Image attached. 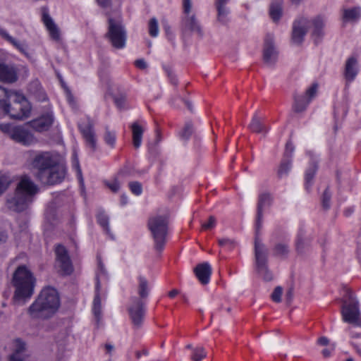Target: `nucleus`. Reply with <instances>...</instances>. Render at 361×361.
<instances>
[{"mask_svg": "<svg viewBox=\"0 0 361 361\" xmlns=\"http://www.w3.org/2000/svg\"><path fill=\"white\" fill-rule=\"evenodd\" d=\"M311 243V238L306 235V232L304 228L301 227L299 229L296 241H295V250L298 254L303 255L310 248Z\"/></svg>", "mask_w": 361, "mask_h": 361, "instance_id": "21", "label": "nucleus"}, {"mask_svg": "<svg viewBox=\"0 0 361 361\" xmlns=\"http://www.w3.org/2000/svg\"><path fill=\"white\" fill-rule=\"evenodd\" d=\"M193 133V126L191 122H187L183 130L180 133V136L183 140H188Z\"/></svg>", "mask_w": 361, "mask_h": 361, "instance_id": "46", "label": "nucleus"}, {"mask_svg": "<svg viewBox=\"0 0 361 361\" xmlns=\"http://www.w3.org/2000/svg\"><path fill=\"white\" fill-rule=\"evenodd\" d=\"M16 354H27L26 343L23 340L17 338L13 342V353Z\"/></svg>", "mask_w": 361, "mask_h": 361, "instance_id": "42", "label": "nucleus"}, {"mask_svg": "<svg viewBox=\"0 0 361 361\" xmlns=\"http://www.w3.org/2000/svg\"><path fill=\"white\" fill-rule=\"evenodd\" d=\"M310 101L308 99H305L303 96H299L295 94L294 104L293 105V111L296 113H301L306 109Z\"/></svg>", "mask_w": 361, "mask_h": 361, "instance_id": "32", "label": "nucleus"}, {"mask_svg": "<svg viewBox=\"0 0 361 361\" xmlns=\"http://www.w3.org/2000/svg\"><path fill=\"white\" fill-rule=\"evenodd\" d=\"M78 128L85 141L86 146L90 148L92 152H95L97 143L93 121L90 118H87V123H79Z\"/></svg>", "mask_w": 361, "mask_h": 361, "instance_id": "14", "label": "nucleus"}, {"mask_svg": "<svg viewBox=\"0 0 361 361\" xmlns=\"http://www.w3.org/2000/svg\"><path fill=\"white\" fill-rule=\"evenodd\" d=\"M135 65L140 69H145L147 68V63L144 59H137L135 61Z\"/></svg>", "mask_w": 361, "mask_h": 361, "instance_id": "61", "label": "nucleus"}, {"mask_svg": "<svg viewBox=\"0 0 361 361\" xmlns=\"http://www.w3.org/2000/svg\"><path fill=\"white\" fill-rule=\"evenodd\" d=\"M0 35L6 41L13 44L22 54L28 56L27 45L25 42H20L14 37H11L5 30L0 28Z\"/></svg>", "mask_w": 361, "mask_h": 361, "instance_id": "26", "label": "nucleus"}, {"mask_svg": "<svg viewBox=\"0 0 361 361\" xmlns=\"http://www.w3.org/2000/svg\"><path fill=\"white\" fill-rule=\"evenodd\" d=\"M255 269L257 276L264 281H271L274 279L272 271L269 267V250L267 247L254 249Z\"/></svg>", "mask_w": 361, "mask_h": 361, "instance_id": "10", "label": "nucleus"}, {"mask_svg": "<svg viewBox=\"0 0 361 361\" xmlns=\"http://www.w3.org/2000/svg\"><path fill=\"white\" fill-rule=\"evenodd\" d=\"M37 186L27 176L21 178L13 197L6 201L7 207L12 211L20 212L26 209L37 192Z\"/></svg>", "mask_w": 361, "mask_h": 361, "instance_id": "4", "label": "nucleus"}, {"mask_svg": "<svg viewBox=\"0 0 361 361\" xmlns=\"http://www.w3.org/2000/svg\"><path fill=\"white\" fill-rule=\"evenodd\" d=\"M0 130L12 138V133L15 130V126H12L9 123L0 124Z\"/></svg>", "mask_w": 361, "mask_h": 361, "instance_id": "55", "label": "nucleus"}, {"mask_svg": "<svg viewBox=\"0 0 361 361\" xmlns=\"http://www.w3.org/2000/svg\"><path fill=\"white\" fill-rule=\"evenodd\" d=\"M99 287L100 282L99 279H97V286H96V293L94 295V301H93V312L94 314L95 317L99 319L101 315V298L99 295Z\"/></svg>", "mask_w": 361, "mask_h": 361, "instance_id": "33", "label": "nucleus"}, {"mask_svg": "<svg viewBox=\"0 0 361 361\" xmlns=\"http://www.w3.org/2000/svg\"><path fill=\"white\" fill-rule=\"evenodd\" d=\"M158 22L156 18H153L149 22V33L152 37H155L158 35Z\"/></svg>", "mask_w": 361, "mask_h": 361, "instance_id": "48", "label": "nucleus"}, {"mask_svg": "<svg viewBox=\"0 0 361 361\" xmlns=\"http://www.w3.org/2000/svg\"><path fill=\"white\" fill-rule=\"evenodd\" d=\"M11 283L15 288L13 302L23 305L34 293L36 279L25 265H20L13 274Z\"/></svg>", "mask_w": 361, "mask_h": 361, "instance_id": "3", "label": "nucleus"}, {"mask_svg": "<svg viewBox=\"0 0 361 361\" xmlns=\"http://www.w3.org/2000/svg\"><path fill=\"white\" fill-rule=\"evenodd\" d=\"M56 264L59 267V271L63 276H68L73 271V267L66 247L58 245L55 250Z\"/></svg>", "mask_w": 361, "mask_h": 361, "instance_id": "12", "label": "nucleus"}, {"mask_svg": "<svg viewBox=\"0 0 361 361\" xmlns=\"http://www.w3.org/2000/svg\"><path fill=\"white\" fill-rule=\"evenodd\" d=\"M114 100L116 104V105L118 108H122L125 104L126 102V96L124 94H120L118 96H114Z\"/></svg>", "mask_w": 361, "mask_h": 361, "instance_id": "57", "label": "nucleus"}, {"mask_svg": "<svg viewBox=\"0 0 361 361\" xmlns=\"http://www.w3.org/2000/svg\"><path fill=\"white\" fill-rule=\"evenodd\" d=\"M278 58V51L275 47L274 36L267 34L265 37L263 48V61L269 66H273Z\"/></svg>", "mask_w": 361, "mask_h": 361, "instance_id": "13", "label": "nucleus"}, {"mask_svg": "<svg viewBox=\"0 0 361 361\" xmlns=\"http://www.w3.org/2000/svg\"><path fill=\"white\" fill-rule=\"evenodd\" d=\"M314 30L312 31V37L314 43L317 44L320 42V39L324 35L323 28L324 26V19L321 16H317L312 20Z\"/></svg>", "mask_w": 361, "mask_h": 361, "instance_id": "25", "label": "nucleus"}, {"mask_svg": "<svg viewBox=\"0 0 361 361\" xmlns=\"http://www.w3.org/2000/svg\"><path fill=\"white\" fill-rule=\"evenodd\" d=\"M283 14V1L274 0L269 6V16L274 23L279 21Z\"/></svg>", "mask_w": 361, "mask_h": 361, "instance_id": "28", "label": "nucleus"}, {"mask_svg": "<svg viewBox=\"0 0 361 361\" xmlns=\"http://www.w3.org/2000/svg\"><path fill=\"white\" fill-rule=\"evenodd\" d=\"M294 288L293 287H290L286 293V300L288 303H290L293 298Z\"/></svg>", "mask_w": 361, "mask_h": 361, "instance_id": "59", "label": "nucleus"}, {"mask_svg": "<svg viewBox=\"0 0 361 361\" xmlns=\"http://www.w3.org/2000/svg\"><path fill=\"white\" fill-rule=\"evenodd\" d=\"M137 294L139 295L138 299H141L142 301H145L149 295L150 288L148 280L143 276H139L137 278Z\"/></svg>", "mask_w": 361, "mask_h": 361, "instance_id": "27", "label": "nucleus"}, {"mask_svg": "<svg viewBox=\"0 0 361 361\" xmlns=\"http://www.w3.org/2000/svg\"><path fill=\"white\" fill-rule=\"evenodd\" d=\"M283 293V288L281 286H276L271 295L272 300L275 302H280L281 301V295Z\"/></svg>", "mask_w": 361, "mask_h": 361, "instance_id": "50", "label": "nucleus"}, {"mask_svg": "<svg viewBox=\"0 0 361 361\" xmlns=\"http://www.w3.org/2000/svg\"><path fill=\"white\" fill-rule=\"evenodd\" d=\"M164 69L165 70L171 83L173 84V85H178V79L176 78V76L175 75V74H173L171 68L169 66H164Z\"/></svg>", "mask_w": 361, "mask_h": 361, "instance_id": "54", "label": "nucleus"}, {"mask_svg": "<svg viewBox=\"0 0 361 361\" xmlns=\"http://www.w3.org/2000/svg\"><path fill=\"white\" fill-rule=\"evenodd\" d=\"M348 298L343 301L341 314L345 322L361 326V317L358 301L351 293H347Z\"/></svg>", "mask_w": 361, "mask_h": 361, "instance_id": "9", "label": "nucleus"}, {"mask_svg": "<svg viewBox=\"0 0 361 361\" xmlns=\"http://www.w3.org/2000/svg\"><path fill=\"white\" fill-rule=\"evenodd\" d=\"M207 356V353L203 347L198 346L192 348L191 360L192 361H201Z\"/></svg>", "mask_w": 361, "mask_h": 361, "instance_id": "41", "label": "nucleus"}, {"mask_svg": "<svg viewBox=\"0 0 361 361\" xmlns=\"http://www.w3.org/2000/svg\"><path fill=\"white\" fill-rule=\"evenodd\" d=\"M216 225V219L214 216H209L208 221L202 224V228L203 230H210L214 228Z\"/></svg>", "mask_w": 361, "mask_h": 361, "instance_id": "51", "label": "nucleus"}, {"mask_svg": "<svg viewBox=\"0 0 361 361\" xmlns=\"http://www.w3.org/2000/svg\"><path fill=\"white\" fill-rule=\"evenodd\" d=\"M128 185H129L130 191L135 195H140L142 193V184L140 182H137V181L130 182Z\"/></svg>", "mask_w": 361, "mask_h": 361, "instance_id": "49", "label": "nucleus"}, {"mask_svg": "<svg viewBox=\"0 0 361 361\" xmlns=\"http://www.w3.org/2000/svg\"><path fill=\"white\" fill-rule=\"evenodd\" d=\"M318 166L315 162H312L305 173V188L309 190L313 183L314 175L317 171Z\"/></svg>", "mask_w": 361, "mask_h": 361, "instance_id": "34", "label": "nucleus"}, {"mask_svg": "<svg viewBox=\"0 0 361 361\" xmlns=\"http://www.w3.org/2000/svg\"><path fill=\"white\" fill-rule=\"evenodd\" d=\"M45 216L51 224H55L57 222L59 217L55 203L52 202L48 205L46 209Z\"/></svg>", "mask_w": 361, "mask_h": 361, "instance_id": "35", "label": "nucleus"}, {"mask_svg": "<svg viewBox=\"0 0 361 361\" xmlns=\"http://www.w3.org/2000/svg\"><path fill=\"white\" fill-rule=\"evenodd\" d=\"M97 4L102 8H106L111 6V0H96Z\"/></svg>", "mask_w": 361, "mask_h": 361, "instance_id": "60", "label": "nucleus"}, {"mask_svg": "<svg viewBox=\"0 0 361 361\" xmlns=\"http://www.w3.org/2000/svg\"><path fill=\"white\" fill-rule=\"evenodd\" d=\"M317 343L321 345H327L329 343V340L325 336H322L317 340Z\"/></svg>", "mask_w": 361, "mask_h": 361, "instance_id": "62", "label": "nucleus"}, {"mask_svg": "<svg viewBox=\"0 0 361 361\" xmlns=\"http://www.w3.org/2000/svg\"><path fill=\"white\" fill-rule=\"evenodd\" d=\"M273 252L275 256L286 257L289 252L288 245L286 243H277L273 248Z\"/></svg>", "mask_w": 361, "mask_h": 361, "instance_id": "39", "label": "nucleus"}, {"mask_svg": "<svg viewBox=\"0 0 361 361\" xmlns=\"http://www.w3.org/2000/svg\"><path fill=\"white\" fill-rule=\"evenodd\" d=\"M192 0H183V16L180 22V30L183 37L197 35L202 38L204 31L196 14L192 13Z\"/></svg>", "mask_w": 361, "mask_h": 361, "instance_id": "6", "label": "nucleus"}, {"mask_svg": "<svg viewBox=\"0 0 361 361\" xmlns=\"http://www.w3.org/2000/svg\"><path fill=\"white\" fill-rule=\"evenodd\" d=\"M218 244L221 247L231 250L237 245V242L234 239L223 238L218 239Z\"/></svg>", "mask_w": 361, "mask_h": 361, "instance_id": "43", "label": "nucleus"}, {"mask_svg": "<svg viewBox=\"0 0 361 361\" xmlns=\"http://www.w3.org/2000/svg\"><path fill=\"white\" fill-rule=\"evenodd\" d=\"M97 221L99 225L103 227L106 233L114 239V236L111 234L109 226V216L104 212H100L97 216Z\"/></svg>", "mask_w": 361, "mask_h": 361, "instance_id": "37", "label": "nucleus"}, {"mask_svg": "<svg viewBox=\"0 0 361 361\" xmlns=\"http://www.w3.org/2000/svg\"><path fill=\"white\" fill-rule=\"evenodd\" d=\"M31 109L32 107L28 100L23 95L16 92L11 94L8 102L1 110L11 119L24 120L30 116Z\"/></svg>", "mask_w": 361, "mask_h": 361, "instance_id": "7", "label": "nucleus"}, {"mask_svg": "<svg viewBox=\"0 0 361 361\" xmlns=\"http://www.w3.org/2000/svg\"><path fill=\"white\" fill-rule=\"evenodd\" d=\"M164 30L168 37H169L170 35H172L171 27L169 25H167V24L164 25Z\"/></svg>", "mask_w": 361, "mask_h": 361, "instance_id": "64", "label": "nucleus"}, {"mask_svg": "<svg viewBox=\"0 0 361 361\" xmlns=\"http://www.w3.org/2000/svg\"><path fill=\"white\" fill-rule=\"evenodd\" d=\"M11 182V178L8 175L0 173V195L7 189Z\"/></svg>", "mask_w": 361, "mask_h": 361, "instance_id": "47", "label": "nucleus"}, {"mask_svg": "<svg viewBox=\"0 0 361 361\" xmlns=\"http://www.w3.org/2000/svg\"><path fill=\"white\" fill-rule=\"evenodd\" d=\"M59 307L60 299L57 290L49 286L40 291L29 307L27 313L33 319H48L53 317Z\"/></svg>", "mask_w": 361, "mask_h": 361, "instance_id": "2", "label": "nucleus"}, {"mask_svg": "<svg viewBox=\"0 0 361 361\" xmlns=\"http://www.w3.org/2000/svg\"><path fill=\"white\" fill-rule=\"evenodd\" d=\"M18 75L15 68L11 65L0 61V80L12 83L17 80Z\"/></svg>", "mask_w": 361, "mask_h": 361, "instance_id": "22", "label": "nucleus"}, {"mask_svg": "<svg viewBox=\"0 0 361 361\" xmlns=\"http://www.w3.org/2000/svg\"><path fill=\"white\" fill-rule=\"evenodd\" d=\"M130 128L133 134V145L135 149H138L141 145L144 130L137 122L132 123Z\"/></svg>", "mask_w": 361, "mask_h": 361, "instance_id": "29", "label": "nucleus"}, {"mask_svg": "<svg viewBox=\"0 0 361 361\" xmlns=\"http://www.w3.org/2000/svg\"><path fill=\"white\" fill-rule=\"evenodd\" d=\"M8 235L4 231L0 230V244L5 243L7 240Z\"/></svg>", "mask_w": 361, "mask_h": 361, "instance_id": "63", "label": "nucleus"}, {"mask_svg": "<svg viewBox=\"0 0 361 361\" xmlns=\"http://www.w3.org/2000/svg\"><path fill=\"white\" fill-rule=\"evenodd\" d=\"M294 151V147L290 141H288L286 145V149L283 154L285 159H292V154Z\"/></svg>", "mask_w": 361, "mask_h": 361, "instance_id": "53", "label": "nucleus"}, {"mask_svg": "<svg viewBox=\"0 0 361 361\" xmlns=\"http://www.w3.org/2000/svg\"><path fill=\"white\" fill-rule=\"evenodd\" d=\"M271 203V197L269 193H262L259 196L257 212H263V208L270 206Z\"/></svg>", "mask_w": 361, "mask_h": 361, "instance_id": "38", "label": "nucleus"}, {"mask_svg": "<svg viewBox=\"0 0 361 361\" xmlns=\"http://www.w3.org/2000/svg\"><path fill=\"white\" fill-rule=\"evenodd\" d=\"M318 89V84L313 83L312 86L306 90L305 94L308 97V100L310 102L312 98L316 96Z\"/></svg>", "mask_w": 361, "mask_h": 361, "instance_id": "52", "label": "nucleus"}, {"mask_svg": "<svg viewBox=\"0 0 361 361\" xmlns=\"http://www.w3.org/2000/svg\"><path fill=\"white\" fill-rule=\"evenodd\" d=\"M25 126H15L12 133V140L21 145L28 146L36 142L32 133Z\"/></svg>", "mask_w": 361, "mask_h": 361, "instance_id": "16", "label": "nucleus"}, {"mask_svg": "<svg viewBox=\"0 0 361 361\" xmlns=\"http://www.w3.org/2000/svg\"><path fill=\"white\" fill-rule=\"evenodd\" d=\"M145 302L138 299L137 296L130 298V304L128 307L131 322L135 329L142 326L145 315Z\"/></svg>", "mask_w": 361, "mask_h": 361, "instance_id": "11", "label": "nucleus"}, {"mask_svg": "<svg viewBox=\"0 0 361 361\" xmlns=\"http://www.w3.org/2000/svg\"><path fill=\"white\" fill-rule=\"evenodd\" d=\"M248 128L253 133L266 134L269 129L263 124L261 118L255 114L252 118Z\"/></svg>", "mask_w": 361, "mask_h": 361, "instance_id": "30", "label": "nucleus"}, {"mask_svg": "<svg viewBox=\"0 0 361 361\" xmlns=\"http://www.w3.org/2000/svg\"><path fill=\"white\" fill-rule=\"evenodd\" d=\"M27 354L11 353L8 357V361H25Z\"/></svg>", "mask_w": 361, "mask_h": 361, "instance_id": "56", "label": "nucleus"}, {"mask_svg": "<svg viewBox=\"0 0 361 361\" xmlns=\"http://www.w3.org/2000/svg\"><path fill=\"white\" fill-rule=\"evenodd\" d=\"M310 21L304 17L294 21L291 35V41L293 44L300 45L304 39V37L308 32Z\"/></svg>", "mask_w": 361, "mask_h": 361, "instance_id": "15", "label": "nucleus"}, {"mask_svg": "<svg viewBox=\"0 0 361 361\" xmlns=\"http://www.w3.org/2000/svg\"><path fill=\"white\" fill-rule=\"evenodd\" d=\"M262 224H263V212H257L255 238H254V249L267 247V246L264 245V243H263V242L260 238L261 229L262 228Z\"/></svg>", "mask_w": 361, "mask_h": 361, "instance_id": "24", "label": "nucleus"}, {"mask_svg": "<svg viewBox=\"0 0 361 361\" xmlns=\"http://www.w3.org/2000/svg\"><path fill=\"white\" fill-rule=\"evenodd\" d=\"M104 140L107 145L114 147L116 142V133L110 130L109 127H106Z\"/></svg>", "mask_w": 361, "mask_h": 361, "instance_id": "45", "label": "nucleus"}, {"mask_svg": "<svg viewBox=\"0 0 361 361\" xmlns=\"http://www.w3.org/2000/svg\"><path fill=\"white\" fill-rule=\"evenodd\" d=\"M361 13V8L355 6L351 8H345L343 10L342 19L343 21H357Z\"/></svg>", "mask_w": 361, "mask_h": 361, "instance_id": "31", "label": "nucleus"}, {"mask_svg": "<svg viewBox=\"0 0 361 361\" xmlns=\"http://www.w3.org/2000/svg\"><path fill=\"white\" fill-rule=\"evenodd\" d=\"M35 177L43 184L54 185L61 183L66 173V166L49 152L36 154L32 161Z\"/></svg>", "mask_w": 361, "mask_h": 361, "instance_id": "1", "label": "nucleus"}, {"mask_svg": "<svg viewBox=\"0 0 361 361\" xmlns=\"http://www.w3.org/2000/svg\"><path fill=\"white\" fill-rule=\"evenodd\" d=\"M105 37L116 49H122L126 45L127 35L122 23L113 18L108 19V31Z\"/></svg>", "mask_w": 361, "mask_h": 361, "instance_id": "8", "label": "nucleus"}, {"mask_svg": "<svg viewBox=\"0 0 361 361\" xmlns=\"http://www.w3.org/2000/svg\"><path fill=\"white\" fill-rule=\"evenodd\" d=\"M106 185L114 192H118L120 188V184L117 179H115L111 183H107Z\"/></svg>", "mask_w": 361, "mask_h": 361, "instance_id": "58", "label": "nucleus"}, {"mask_svg": "<svg viewBox=\"0 0 361 361\" xmlns=\"http://www.w3.org/2000/svg\"><path fill=\"white\" fill-rule=\"evenodd\" d=\"M54 122V116L51 113H47L40 117L34 119L27 125L38 132L47 131L49 129Z\"/></svg>", "mask_w": 361, "mask_h": 361, "instance_id": "17", "label": "nucleus"}, {"mask_svg": "<svg viewBox=\"0 0 361 361\" xmlns=\"http://www.w3.org/2000/svg\"><path fill=\"white\" fill-rule=\"evenodd\" d=\"M42 21L49 31L51 38L53 40L59 42L61 39L60 30L51 17L49 16L47 7L42 8Z\"/></svg>", "mask_w": 361, "mask_h": 361, "instance_id": "18", "label": "nucleus"}, {"mask_svg": "<svg viewBox=\"0 0 361 361\" xmlns=\"http://www.w3.org/2000/svg\"><path fill=\"white\" fill-rule=\"evenodd\" d=\"M194 273L202 285H206L209 282L212 269L208 262L198 264L194 268Z\"/></svg>", "mask_w": 361, "mask_h": 361, "instance_id": "19", "label": "nucleus"}, {"mask_svg": "<svg viewBox=\"0 0 361 361\" xmlns=\"http://www.w3.org/2000/svg\"><path fill=\"white\" fill-rule=\"evenodd\" d=\"M292 159L283 158L277 171V176L281 178L283 176H287L291 168Z\"/></svg>", "mask_w": 361, "mask_h": 361, "instance_id": "36", "label": "nucleus"}, {"mask_svg": "<svg viewBox=\"0 0 361 361\" xmlns=\"http://www.w3.org/2000/svg\"><path fill=\"white\" fill-rule=\"evenodd\" d=\"M358 73L357 59L351 56L345 62L344 69V77L347 82H352Z\"/></svg>", "mask_w": 361, "mask_h": 361, "instance_id": "23", "label": "nucleus"}, {"mask_svg": "<svg viewBox=\"0 0 361 361\" xmlns=\"http://www.w3.org/2000/svg\"><path fill=\"white\" fill-rule=\"evenodd\" d=\"M170 214L168 211L164 214H157L151 216L147 223L154 242V247L157 252H161L164 248L168 235Z\"/></svg>", "mask_w": 361, "mask_h": 361, "instance_id": "5", "label": "nucleus"}, {"mask_svg": "<svg viewBox=\"0 0 361 361\" xmlns=\"http://www.w3.org/2000/svg\"><path fill=\"white\" fill-rule=\"evenodd\" d=\"M331 199V193L329 191V188L326 187V188L324 191L322 198H321L322 206L324 210H329L330 209Z\"/></svg>", "mask_w": 361, "mask_h": 361, "instance_id": "44", "label": "nucleus"}, {"mask_svg": "<svg viewBox=\"0 0 361 361\" xmlns=\"http://www.w3.org/2000/svg\"><path fill=\"white\" fill-rule=\"evenodd\" d=\"M16 92L8 90L6 88L0 86V109H2L4 105L8 102V99L12 94H15Z\"/></svg>", "mask_w": 361, "mask_h": 361, "instance_id": "40", "label": "nucleus"}, {"mask_svg": "<svg viewBox=\"0 0 361 361\" xmlns=\"http://www.w3.org/2000/svg\"><path fill=\"white\" fill-rule=\"evenodd\" d=\"M229 0H215L214 6L216 10V20L221 25H226L228 22L230 10L227 6Z\"/></svg>", "mask_w": 361, "mask_h": 361, "instance_id": "20", "label": "nucleus"}]
</instances>
